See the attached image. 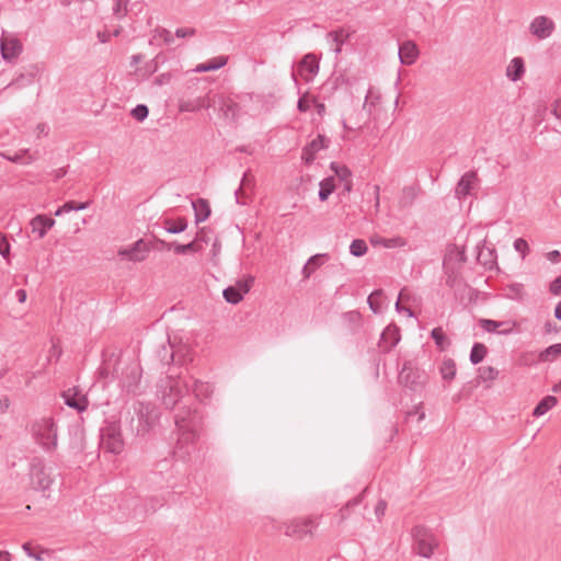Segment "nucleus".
<instances>
[{"instance_id":"3","label":"nucleus","mask_w":561,"mask_h":561,"mask_svg":"<svg viewBox=\"0 0 561 561\" xmlns=\"http://www.w3.org/2000/svg\"><path fill=\"white\" fill-rule=\"evenodd\" d=\"M31 434L46 453H53L58 445L57 425L53 417H42L31 425Z\"/></svg>"},{"instance_id":"7","label":"nucleus","mask_w":561,"mask_h":561,"mask_svg":"<svg viewBox=\"0 0 561 561\" xmlns=\"http://www.w3.org/2000/svg\"><path fill=\"white\" fill-rule=\"evenodd\" d=\"M137 425H134L135 417L131 419V427L137 435H145L154 425L158 414L150 403L137 402L134 405Z\"/></svg>"},{"instance_id":"49","label":"nucleus","mask_w":561,"mask_h":561,"mask_svg":"<svg viewBox=\"0 0 561 561\" xmlns=\"http://www.w3.org/2000/svg\"><path fill=\"white\" fill-rule=\"evenodd\" d=\"M131 115L136 121L142 122L148 117L149 108L145 104H138L131 110Z\"/></svg>"},{"instance_id":"40","label":"nucleus","mask_w":561,"mask_h":561,"mask_svg":"<svg viewBox=\"0 0 561 561\" xmlns=\"http://www.w3.org/2000/svg\"><path fill=\"white\" fill-rule=\"evenodd\" d=\"M90 205V202L78 203L75 201L66 202L62 206H60L56 211L55 216H61L62 214L69 213L71 210H83L87 209Z\"/></svg>"},{"instance_id":"58","label":"nucleus","mask_w":561,"mask_h":561,"mask_svg":"<svg viewBox=\"0 0 561 561\" xmlns=\"http://www.w3.org/2000/svg\"><path fill=\"white\" fill-rule=\"evenodd\" d=\"M0 254L3 257H8L10 254V244L5 237L0 236Z\"/></svg>"},{"instance_id":"57","label":"nucleus","mask_w":561,"mask_h":561,"mask_svg":"<svg viewBox=\"0 0 561 561\" xmlns=\"http://www.w3.org/2000/svg\"><path fill=\"white\" fill-rule=\"evenodd\" d=\"M316 154L317 153L314 151L309 150V148L306 146L302 149L301 159L305 161L306 164H310V163H312L314 161Z\"/></svg>"},{"instance_id":"31","label":"nucleus","mask_w":561,"mask_h":561,"mask_svg":"<svg viewBox=\"0 0 561 561\" xmlns=\"http://www.w3.org/2000/svg\"><path fill=\"white\" fill-rule=\"evenodd\" d=\"M228 61V57L226 56H219L216 58H213L206 62L199 64L196 68V72H207V71H214L217 69L222 68Z\"/></svg>"},{"instance_id":"2","label":"nucleus","mask_w":561,"mask_h":561,"mask_svg":"<svg viewBox=\"0 0 561 561\" xmlns=\"http://www.w3.org/2000/svg\"><path fill=\"white\" fill-rule=\"evenodd\" d=\"M216 107V95L210 90L199 91L198 81L187 87L186 92L179 100L180 112H197Z\"/></svg>"},{"instance_id":"20","label":"nucleus","mask_w":561,"mask_h":561,"mask_svg":"<svg viewBox=\"0 0 561 561\" xmlns=\"http://www.w3.org/2000/svg\"><path fill=\"white\" fill-rule=\"evenodd\" d=\"M419 57V48L412 41H405L399 46V58L403 65H413Z\"/></svg>"},{"instance_id":"33","label":"nucleus","mask_w":561,"mask_h":561,"mask_svg":"<svg viewBox=\"0 0 561 561\" xmlns=\"http://www.w3.org/2000/svg\"><path fill=\"white\" fill-rule=\"evenodd\" d=\"M327 254H316L312 255L302 268V276L305 279L309 278L311 274L323 264V259L327 257Z\"/></svg>"},{"instance_id":"15","label":"nucleus","mask_w":561,"mask_h":561,"mask_svg":"<svg viewBox=\"0 0 561 561\" xmlns=\"http://www.w3.org/2000/svg\"><path fill=\"white\" fill-rule=\"evenodd\" d=\"M65 404L69 408L83 412L88 409L89 400L85 394H82L78 388H70L62 392Z\"/></svg>"},{"instance_id":"43","label":"nucleus","mask_w":561,"mask_h":561,"mask_svg":"<svg viewBox=\"0 0 561 561\" xmlns=\"http://www.w3.org/2000/svg\"><path fill=\"white\" fill-rule=\"evenodd\" d=\"M506 296L513 300H523L526 296L524 285L519 283L508 285L506 288Z\"/></svg>"},{"instance_id":"47","label":"nucleus","mask_w":561,"mask_h":561,"mask_svg":"<svg viewBox=\"0 0 561 561\" xmlns=\"http://www.w3.org/2000/svg\"><path fill=\"white\" fill-rule=\"evenodd\" d=\"M329 142L330 140L325 136L318 135V137L308 144L307 147L309 150H312L317 153L318 151L328 148Z\"/></svg>"},{"instance_id":"32","label":"nucleus","mask_w":561,"mask_h":561,"mask_svg":"<svg viewBox=\"0 0 561 561\" xmlns=\"http://www.w3.org/2000/svg\"><path fill=\"white\" fill-rule=\"evenodd\" d=\"M558 403V399L554 396H547L536 405L533 411V415L536 417L542 416Z\"/></svg>"},{"instance_id":"62","label":"nucleus","mask_w":561,"mask_h":561,"mask_svg":"<svg viewBox=\"0 0 561 561\" xmlns=\"http://www.w3.org/2000/svg\"><path fill=\"white\" fill-rule=\"evenodd\" d=\"M552 114L561 122V99L554 102Z\"/></svg>"},{"instance_id":"16","label":"nucleus","mask_w":561,"mask_h":561,"mask_svg":"<svg viewBox=\"0 0 561 561\" xmlns=\"http://www.w3.org/2000/svg\"><path fill=\"white\" fill-rule=\"evenodd\" d=\"M150 252V247L142 239L136 241L130 248H125L118 251V255L127 257L134 262L144 261L148 253Z\"/></svg>"},{"instance_id":"38","label":"nucleus","mask_w":561,"mask_h":561,"mask_svg":"<svg viewBox=\"0 0 561 561\" xmlns=\"http://www.w3.org/2000/svg\"><path fill=\"white\" fill-rule=\"evenodd\" d=\"M431 336L440 351H445L447 347H449L450 340L445 335L440 327L434 328L431 332Z\"/></svg>"},{"instance_id":"1","label":"nucleus","mask_w":561,"mask_h":561,"mask_svg":"<svg viewBox=\"0 0 561 561\" xmlns=\"http://www.w3.org/2000/svg\"><path fill=\"white\" fill-rule=\"evenodd\" d=\"M174 421L179 433L175 454L185 458L190 454L188 447L199 437L203 415L196 408H181L175 414Z\"/></svg>"},{"instance_id":"53","label":"nucleus","mask_w":561,"mask_h":561,"mask_svg":"<svg viewBox=\"0 0 561 561\" xmlns=\"http://www.w3.org/2000/svg\"><path fill=\"white\" fill-rule=\"evenodd\" d=\"M380 96L378 94H375L371 89L368 90L365 102L363 104V108L375 106L376 103L379 102ZM370 111V108H368Z\"/></svg>"},{"instance_id":"23","label":"nucleus","mask_w":561,"mask_h":561,"mask_svg":"<svg viewBox=\"0 0 561 561\" xmlns=\"http://www.w3.org/2000/svg\"><path fill=\"white\" fill-rule=\"evenodd\" d=\"M157 356L163 365H170L171 363L175 362V345L171 342L170 339L160 345V347L157 350Z\"/></svg>"},{"instance_id":"56","label":"nucleus","mask_w":561,"mask_h":561,"mask_svg":"<svg viewBox=\"0 0 561 561\" xmlns=\"http://www.w3.org/2000/svg\"><path fill=\"white\" fill-rule=\"evenodd\" d=\"M195 34H196V30L193 27H181L175 31V36L180 37V38L194 36Z\"/></svg>"},{"instance_id":"19","label":"nucleus","mask_w":561,"mask_h":561,"mask_svg":"<svg viewBox=\"0 0 561 561\" xmlns=\"http://www.w3.org/2000/svg\"><path fill=\"white\" fill-rule=\"evenodd\" d=\"M478 183V175L476 171L466 172L457 183L455 195L458 199H462L470 195L471 190Z\"/></svg>"},{"instance_id":"14","label":"nucleus","mask_w":561,"mask_h":561,"mask_svg":"<svg viewBox=\"0 0 561 561\" xmlns=\"http://www.w3.org/2000/svg\"><path fill=\"white\" fill-rule=\"evenodd\" d=\"M480 327L490 333H497L502 335H508L514 332L517 327L516 321H495L491 319H481Z\"/></svg>"},{"instance_id":"37","label":"nucleus","mask_w":561,"mask_h":561,"mask_svg":"<svg viewBox=\"0 0 561 561\" xmlns=\"http://www.w3.org/2000/svg\"><path fill=\"white\" fill-rule=\"evenodd\" d=\"M561 356V343H556L540 352L539 359L541 362H553Z\"/></svg>"},{"instance_id":"29","label":"nucleus","mask_w":561,"mask_h":561,"mask_svg":"<svg viewBox=\"0 0 561 561\" xmlns=\"http://www.w3.org/2000/svg\"><path fill=\"white\" fill-rule=\"evenodd\" d=\"M417 197V188L415 186H405L401 191V195L399 197V207L408 208L411 207L414 201Z\"/></svg>"},{"instance_id":"28","label":"nucleus","mask_w":561,"mask_h":561,"mask_svg":"<svg viewBox=\"0 0 561 561\" xmlns=\"http://www.w3.org/2000/svg\"><path fill=\"white\" fill-rule=\"evenodd\" d=\"M192 388V391L196 399L199 401H203L210 397L213 393V388L208 382H203L199 380H193V383L190 385V389Z\"/></svg>"},{"instance_id":"63","label":"nucleus","mask_w":561,"mask_h":561,"mask_svg":"<svg viewBox=\"0 0 561 561\" xmlns=\"http://www.w3.org/2000/svg\"><path fill=\"white\" fill-rule=\"evenodd\" d=\"M344 318L351 322H358L360 320V314L356 311H350L344 314Z\"/></svg>"},{"instance_id":"12","label":"nucleus","mask_w":561,"mask_h":561,"mask_svg":"<svg viewBox=\"0 0 561 561\" xmlns=\"http://www.w3.org/2000/svg\"><path fill=\"white\" fill-rule=\"evenodd\" d=\"M215 95L216 107L214 108L220 112L225 121L234 122L238 116L239 104L224 94L215 93Z\"/></svg>"},{"instance_id":"45","label":"nucleus","mask_w":561,"mask_h":561,"mask_svg":"<svg viewBox=\"0 0 561 561\" xmlns=\"http://www.w3.org/2000/svg\"><path fill=\"white\" fill-rule=\"evenodd\" d=\"M479 375L478 378L483 381H493L499 376V370L493 366H483L479 368Z\"/></svg>"},{"instance_id":"22","label":"nucleus","mask_w":561,"mask_h":561,"mask_svg":"<svg viewBox=\"0 0 561 561\" xmlns=\"http://www.w3.org/2000/svg\"><path fill=\"white\" fill-rule=\"evenodd\" d=\"M54 225L55 220L45 215H37L31 220L32 231L37 233L39 239L44 238Z\"/></svg>"},{"instance_id":"52","label":"nucleus","mask_w":561,"mask_h":561,"mask_svg":"<svg viewBox=\"0 0 561 561\" xmlns=\"http://www.w3.org/2000/svg\"><path fill=\"white\" fill-rule=\"evenodd\" d=\"M254 282V278L252 276H249L245 279H239L234 287L240 289L242 291V297L248 294L251 289V286Z\"/></svg>"},{"instance_id":"17","label":"nucleus","mask_w":561,"mask_h":561,"mask_svg":"<svg viewBox=\"0 0 561 561\" xmlns=\"http://www.w3.org/2000/svg\"><path fill=\"white\" fill-rule=\"evenodd\" d=\"M485 240L477 245V261L485 270H493L496 266V251L493 247H488Z\"/></svg>"},{"instance_id":"21","label":"nucleus","mask_w":561,"mask_h":561,"mask_svg":"<svg viewBox=\"0 0 561 561\" xmlns=\"http://www.w3.org/2000/svg\"><path fill=\"white\" fill-rule=\"evenodd\" d=\"M319 71V61L312 54L306 55L298 65V72L306 80H309Z\"/></svg>"},{"instance_id":"30","label":"nucleus","mask_w":561,"mask_h":561,"mask_svg":"<svg viewBox=\"0 0 561 561\" xmlns=\"http://www.w3.org/2000/svg\"><path fill=\"white\" fill-rule=\"evenodd\" d=\"M163 249L171 250L173 249L176 254H185L187 252H196L197 245L195 241H192L187 244H179L176 242H165L163 240L158 241Z\"/></svg>"},{"instance_id":"5","label":"nucleus","mask_w":561,"mask_h":561,"mask_svg":"<svg viewBox=\"0 0 561 561\" xmlns=\"http://www.w3.org/2000/svg\"><path fill=\"white\" fill-rule=\"evenodd\" d=\"M427 381L426 373L420 369L413 360L403 363L398 376V382L412 391L422 390Z\"/></svg>"},{"instance_id":"35","label":"nucleus","mask_w":561,"mask_h":561,"mask_svg":"<svg viewBox=\"0 0 561 561\" xmlns=\"http://www.w3.org/2000/svg\"><path fill=\"white\" fill-rule=\"evenodd\" d=\"M319 199L324 202L334 192L335 180L333 176L325 178L319 183Z\"/></svg>"},{"instance_id":"60","label":"nucleus","mask_w":561,"mask_h":561,"mask_svg":"<svg viewBox=\"0 0 561 561\" xmlns=\"http://www.w3.org/2000/svg\"><path fill=\"white\" fill-rule=\"evenodd\" d=\"M51 553H53V551H51V550L41 548V549L38 550V552H37V553H34V552H33V556H32V557H33L35 560H38V561H45V560H46V557H50V556H51Z\"/></svg>"},{"instance_id":"41","label":"nucleus","mask_w":561,"mask_h":561,"mask_svg":"<svg viewBox=\"0 0 561 561\" xmlns=\"http://www.w3.org/2000/svg\"><path fill=\"white\" fill-rule=\"evenodd\" d=\"M488 354V348L482 343H474L470 352V362L474 365L481 363Z\"/></svg>"},{"instance_id":"54","label":"nucleus","mask_w":561,"mask_h":561,"mask_svg":"<svg viewBox=\"0 0 561 561\" xmlns=\"http://www.w3.org/2000/svg\"><path fill=\"white\" fill-rule=\"evenodd\" d=\"M514 248L517 252L522 253L523 256H525L529 250L527 241L523 238H518L514 241Z\"/></svg>"},{"instance_id":"44","label":"nucleus","mask_w":561,"mask_h":561,"mask_svg":"<svg viewBox=\"0 0 561 561\" xmlns=\"http://www.w3.org/2000/svg\"><path fill=\"white\" fill-rule=\"evenodd\" d=\"M382 295V289H376L368 296L367 302L374 313H379L381 311Z\"/></svg>"},{"instance_id":"8","label":"nucleus","mask_w":561,"mask_h":561,"mask_svg":"<svg viewBox=\"0 0 561 561\" xmlns=\"http://www.w3.org/2000/svg\"><path fill=\"white\" fill-rule=\"evenodd\" d=\"M318 526V520L313 516L293 518L283 524L284 534L295 539H304L306 536H312V530Z\"/></svg>"},{"instance_id":"39","label":"nucleus","mask_w":561,"mask_h":561,"mask_svg":"<svg viewBox=\"0 0 561 561\" xmlns=\"http://www.w3.org/2000/svg\"><path fill=\"white\" fill-rule=\"evenodd\" d=\"M328 36L331 37L333 43L335 44V48H334L335 54H340L341 46L346 42L350 34L344 28H339V30L331 31L328 34Z\"/></svg>"},{"instance_id":"55","label":"nucleus","mask_w":561,"mask_h":561,"mask_svg":"<svg viewBox=\"0 0 561 561\" xmlns=\"http://www.w3.org/2000/svg\"><path fill=\"white\" fill-rule=\"evenodd\" d=\"M549 290L554 296L561 295V275L550 283Z\"/></svg>"},{"instance_id":"6","label":"nucleus","mask_w":561,"mask_h":561,"mask_svg":"<svg viewBox=\"0 0 561 561\" xmlns=\"http://www.w3.org/2000/svg\"><path fill=\"white\" fill-rule=\"evenodd\" d=\"M162 388V403L165 408L173 409L188 393L190 383L182 378L167 377Z\"/></svg>"},{"instance_id":"4","label":"nucleus","mask_w":561,"mask_h":561,"mask_svg":"<svg viewBox=\"0 0 561 561\" xmlns=\"http://www.w3.org/2000/svg\"><path fill=\"white\" fill-rule=\"evenodd\" d=\"M411 535L413 539L412 551L420 557L431 559L440 546L438 537L426 526H414Z\"/></svg>"},{"instance_id":"64","label":"nucleus","mask_w":561,"mask_h":561,"mask_svg":"<svg viewBox=\"0 0 561 561\" xmlns=\"http://www.w3.org/2000/svg\"><path fill=\"white\" fill-rule=\"evenodd\" d=\"M160 36L163 38V41L167 43V44H170L173 42V35L170 31L163 28Z\"/></svg>"},{"instance_id":"10","label":"nucleus","mask_w":561,"mask_h":561,"mask_svg":"<svg viewBox=\"0 0 561 561\" xmlns=\"http://www.w3.org/2000/svg\"><path fill=\"white\" fill-rule=\"evenodd\" d=\"M30 476L33 486L37 490L46 491L53 483V479L41 458L33 459Z\"/></svg>"},{"instance_id":"24","label":"nucleus","mask_w":561,"mask_h":561,"mask_svg":"<svg viewBox=\"0 0 561 561\" xmlns=\"http://www.w3.org/2000/svg\"><path fill=\"white\" fill-rule=\"evenodd\" d=\"M192 206L194 209L196 224L205 221L210 216L211 210L207 199L197 198L196 201L192 202Z\"/></svg>"},{"instance_id":"36","label":"nucleus","mask_w":561,"mask_h":561,"mask_svg":"<svg viewBox=\"0 0 561 561\" xmlns=\"http://www.w3.org/2000/svg\"><path fill=\"white\" fill-rule=\"evenodd\" d=\"M175 362L180 365L191 363L193 360L192 348L187 344H179L175 346Z\"/></svg>"},{"instance_id":"61","label":"nucleus","mask_w":561,"mask_h":561,"mask_svg":"<svg viewBox=\"0 0 561 561\" xmlns=\"http://www.w3.org/2000/svg\"><path fill=\"white\" fill-rule=\"evenodd\" d=\"M310 107L309 101L306 99V96H301L298 100L297 108L299 112H307Z\"/></svg>"},{"instance_id":"25","label":"nucleus","mask_w":561,"mask_h":561,"mask_svg":"<svg viewBox=\"0 0 561 561\" xmlns=\"http://www.w3.org/2000/svg\"><path fill=\"white\" fill-rule=\"evenodd\" d=\"M524 72H525V64H524L523 58H520V57L513 58L506 68V76L512 81L519 80L523 77Z\"/></svg>"},{"instance_id":"9","label":"nucleus","mask_w":561,"mask_h":561,"mask_svg":"<svg viewBox=\"0 0 561 561\" xmlns=\"http://www.w3.org/2000/svg\"><path fill=\"white\" fill-rule=\"evenodd\" d=\"M100 446L104 451L119 454L124 448L121 428L116 423H111L101 431Z\"/></svg>"},{"instance_id":"51","label":"nucleus","mask_w":561,"mask_h":561,"mask_svg":"<svg viewBox=\"0 0 561 561\" xmlns=\"http://www.w3.org/2000/svg\"><path fill=\"white\" fill-rule=\"evenodd\" d=\"M127 0H114L113 12L117 18H123L127 13Z\"/></svg>"},{"instance_id":"13","label":"nucleus","mask_w":561,"mask_h":561,"mask_svg":"<svg viewBox=\"0 0 561 561\" xmlns=\"http://www.w3.org/2000/svg\"><path fill=\"white\" fill-rule=\"evenodd\" d=\"M553 31L554 22L545 15L536 16L529 25V32L538 39L549 37Z\"/></svg>"},{"instance_id":"34","label":"nucleus","mask_w":561,"mask_h":561,"mask_svg":"<svg viewBox=\"0 0 561 561\" xmlns=\"http://www.w3.org/2000/svg\"><path fill=\"white\" fill-rule=\"evenodd\" d=\"M439 373L445 381H451L457 373L455 360L453 358H445L439 366Z\"/></svg>"},{"instance_id":"48","label":"nucleus","mask_w":561,"mask_h":561,"mask_svg":"<svg viewBox=\"0 0 561 561\" xmlns=\"http://www.w3.org/2000/svg\"><path fill=\"white\" fill-rule=\"evenodd\" d=\"M331 170L334 171L335 175L341 180V181H346L351 178L352 175V172L351 170L346 167V165H340L335 162H332L331 163Z\"/></svg>"},{"instance_id":"42","label":"nucleus","mask_w":561,"mask_h":561,"mask_svg":"<svg viewBox=\"0 0 561 561\" xmlns=\"http://www.w3.org/2000/svg\"><path fill=\"white\" fill-rule=\"evenodd\" d=\"M222 295L226 301L232 305H237L243 299L242 291L234 286L225 288Z\"/></svg>"},{"instance_id":"59","label":"nucleus","mask_w":561,"mask_h":561,"mask_svg":"<svg viewBox=\"0 0 561 561\" xmlns=\"http://www.w3.org/2000/svg\"><path fill=\"white\" fill-rule=\"evenodd\" d=\"M386 508H387L386 501L385 500L378 501V503L375 506V514L379 519L385 515Z\"/></svg>"},{"instance_id":"46","label":"nucleus","mask_w":561,"mask_h":561,"mask_svg":"<svg viewBox=\"0 0 561 561\" xmlns=\"http://www.w3.org/2000/svg\"><path fill=\"white\" fill-rule=\"evenodd\" d=\"M368 251L366 242L362 239H355L350 245V252L354 256H363Z\"/></svg>"},{"instance_id":"11","label":"nucleus","mask_w":561,"mask_h":561,"mask_svg":"<svg viewBox=\"0 0 561 561\" xmlns=\"http://www.w3.org/2000/svg\"><path fill=\"white\" fill-rule=\"evenodd\" d=\"M0 50L4 60L12 61L22 53L23 45L16 36L12 34H3L1 36Z\"/></svg>"},{"instance_id":"26","label":"nucleus","mask_w":561,"mask_h":561,"mask_svg":"<svg viewBox=\"0 0 561 561\" xmlns=\"http://www.w3.org/2000/svg\"><path fill=\"white\" fill-rule=\"evenodd\" d=\"M253 182H254L253 175L251 174L250 171H247L242 176L241 184H240L239 188L234 193L238 204H241V205L247 204V201L244 199L245 191L253 186Z\"/></svg>"},{"instance_id":"50","label":"nucleus","mask_w":561,"mask_h":561,"mask_svg":"<svg viewBox=\"0 0 561 561\" xmlns=\"http://www.w3.org/2000/svg\"><path fill=\"white\" fill-rule=\"evenodd\" d=\"M362 500H363V495H362V494H359L358 496H356V497H354V499L350 500V501L345 504V506H344V507H342V508L340 510V520H339V522H340V523L344 522V520L346 519V517H347V516H346V511H347L350 507H353V506L358 505V504L362 502Z\"/></svg>"},{"instance_id":"18","label":"nucleus","mask_w":561,"mask_h":561,"mask_svg":"<svg viewBox=\"0 0 561 561\" xmlns=\"http://www.w3.org/2000/svg\"><path fill=\"white\" fill-rule=\"evenodd\" d=\"M400 341V331L396 325H388L381 333L378 347L382 353L390 352Z\"/></svg>"},{"instance_id":"27","label":"nucleus","mask_w":561,"mask_h":561,"mask_svg":"<svg viewBox=\"0 0 561 561\" xmlns=\"http://www.w3.org/2000/svg\"><path fill=\"white\" fill-rule=\"evenodd\" d=\"M162 227L169 233H180L183 232L187 227V221L184 217H180L176 220L172 218H164L162 220Z\"/></svg>"}]
</instances>
